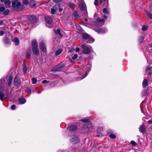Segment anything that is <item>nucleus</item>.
Here are the masks:
<instances>
[{
    "mask_svg": "<svg viewBox=\"0 0 152 152\" xmlns=\"http://www.w3.org/2000/svg\"><path fill=\"white\" fill-rule=\"evenodd\" d=\"M89 117H87L80 120L83 122L86 123L85 124L83 127V130L85 133L90 132L92 129L91 123V122L89 121Z\"/></svg>",
    "mask_w": 152,
    "mask_h": 152,
    "instance_id": "obj_1",
    "label": "nucleus"
},
{
    "mask_svg": "<svg viewBox=\"0 0 152 152\" xmlns=\"http://www.w3.org/2000/svg\"><path fill=\"white\" fill-rule=\"evenodd\" d=\"M5 82L4 79H2L0 80V99L2 101H3L4 99L7 98L8 96V94H3L4 90V87Z\"/></svg>",
    "mask_w": 152,
    "mask_h": 152,
    "instance_id": "obj_2",
    "label": "nucleus"
},
{
    "mask_svg": "<svg viewBox=\"0 0 152 152\" xmlns=\"http://www.w3.org/2000/svg\"><path fill=\"white\" fill-rule=\"evenodd\" d=\"M12 7L14 10L16 11H20L25 8L24 6L21 4L20 1H12Z\"/></svg>",
    "mask_w": 152,
    "mask_h": 152,
    "instance_id": "obj_3",
    "label": "nucleus"
},
{
    "mask_svg": "<svg viewBox=\"0 0 152 152\" xmlns=\"http://www.w3.org/2000/svg\"><path fill=\"white\" fill-rule=\"evenodd\" d=\"M79 7L81 11L82 15L84 16L88 15V12L86 4L83 0H81V1L78 4Z\"/></svg>",
    "mask_w": 152,
    "mask_h": 152,
    "instance_id": "obj_4",
    "label": "nucleus"
},
{
    "mask_svg": "<svg viewBox=\"0 0 152 152\" xmlns=\"http://www.w3.org/2000/svg\"><path fill=\"white\" fill-rule=\"evenodd\" d=\"M91 66L90 64H88L84 66L83 68L80 69L79 70V74L80 75H82L83 73L84 72H85V76L83 77L81 80L83 79L87 75L88 72H89L90 70L89 67H90Z\"/></svg>",
    "mask_w": 152,
    "mask_h": 152,
    "instance_id": "obj_5",
    "label": "nucleus"
},
{
    "mask_svg": "<svg viewBox=\"0 0 152 152\" xmlns=\"http://www.w3.org/2000/svg\"><path fill=\"white\" fill-rule=\"evenodd\" d=\"M32 50L33 53L36 55H38L39 53V51L37 48L38 45L37 40L36 39L34 40L32 42Z\"/></svg>",
    "mask_w": 152,
    "mask_h": 152,
    "instance_id": "obj_6",
    "label": "nucleus"
},
{
    "mask_svg": "<svg viewBox=\"0 0 152 152\" xmlns=\"http://www.w3.org/2000/svg\"><path fill=\"white\" fill-rule=\"evenodd\" d=\"M82 37L85 40H87V43H91L94 41V39L91 38L90 36L86 33H83L82 34Z\"/></svg>",
    "mask_w": 152,
    "mask_h": 152,
    "instance_id": "obj_7",
    "label": "nucleus"
},
{
    "mask_svg": "<svg viewBox=\"0 0 152 152\" xmlns=\"http://www.w3.org/2000/svg\"><path fill=\"white\" fill-rule=\"evenodd\" d=\"M45 20L46 26L50 28H52L53 27L52 24L53 20L49 16H46L45 17Z\"/></svg>",
    "mask_w": 152,
    "mask_h": 152,
    "instance_id": "obj_8",
    "label": "nucleus"
},
{
    "mask_svg": "<svg viewBox=\"0 0 152 152\" xmlns=\"http://www.w3.org/2000/svg\"><path fill=\"white\" fill-rule=\"evenodd\" d=\"M83 48L82 51L84 54H88L90 52V50L89 48L86 47V45L83 44L81 45Z\"/></svg>",
    "mask_w": 152,
    "mask_h": 152,
    "instance_id": "obj_9",
    "label": "nucleus"
},
{
    "mask_svg": "<svg viewBox=\"0 0 152 152\" xmlns=\"http://www.w3.org/2000/svg\"><path fill=\"white\" fill-rule=\"evenodd\" d=\"M40 47L43 53V55H46L47 54V53L46 46L43 42H42L40 43Z\"/></svg>",
    "mask_w": 152,
    "mask_h": 152,
    "instance_id": "obj_10",
    "label": "nucleus"
},
{
    "mask_svg": "<svg viewBox=\"0 0 152 152\" xmlns=\"http://www.w3.org/2000/svg\"><path fill=\"white\" fill-rule=\"evenodd\" d=\"M21 84V81L19 78L18 75H17L14 79V84L16 86H19Z\"/></svg>",
    "mask_w": 152,
    "mask_h": 152,
    "instance_id": "obj_11",
    "label": "nucleus"
},
{
    "mask_svg": "<svg viewBox=\"0 0 152 152\" xmlns=\"http://www.w3.org/2000/svg\"><path fill=\"white\" fill-rule=\"evenodd\" d=\"M70 141L73 144H76L79 142L80 141L79 138L76 135L72 136L70 139Z\"/></svg>",
    "mask_w": 152,
    "mask_h": 152,
    "instance_id": "obj_12",
    "label": "nucleus"
},
{
    "mask_svg": "<svg viewBox=\"0 0 152 152\" xmlns=\"http://www.w3.org/2000/svg\"><path fill=\"white\" fill-rule=\"evenodd\" d=\"M103 12L104 14L103 15V17L105 19H107L108 17V15L110 13V12L106 8H104L103 10Z\"/></svg>",
    "mask_w": 152,
    "mask_h": 152,
    "instance_id": "obj_13",
    "label": "nucleus"
},
{
    "mask_svg": "<svg viewBox=\"0 0 152 152\" xmlns=\"http://www.w3.org/2000/svg\"><path fill=\"white\" fill-rule=\"evenodd\" d=\"M28 21L31 23H34L37 20V18L34 15H31L28 17Z\"/></svg>",
    "mask_w": 152,
    "mask_h": 152,
    "instance_id": "obj_14",
    "label": "nucleus"
},
{
    "mask_svg": "<svg viewBox=\"0 0 152 152\" xmlns=\"http://www.w3.org/2000/svg\"><path fill=\"white\" fill-rule=\"evenodd\" d=\"M96 20L98 25L100 26H102L104 24L105 21L103 19H100L99 17H98L97 18Z\"/></svg>",
    "mask_w": 152,
    "mask_h": 152,
    "instance_id": "obj_15",
    "label": "nucleus"
},
{
    "mask_svg": "<svg viewBox=\"0 0 152 152\" xmlns=\"http://www.w3.org/2000/svg\"><path fill=\"white\" fill-rule=\"evenodd\" d=\"M100 4H102L103 7H107L108 6V0H100Z\"/></svg>",
    "mask_w": 152,
    "mask_h": 152,
    "instance_id": "obj_16",
    "label": "nucleus"
},
{
    "mask_svg": "<svg viewBox=\"0 0 152 152\" xmlns=\"http://www.w3.org/2000/svg\"><path fill=\"white\" fill-rule=\"evenodd\" d=\"M77 128V126L75 125H70L67 127V129L69 131H74Z\"/></svg>",
    "mask_w": 152,
    "mask_h": 152,
    "instance_id": "obj_17",
    "label": "nucleus"
},
{
    "mask_svg": "<svg viewBox=\"0 0 152 152\" xmlns=\"http://www.w3.org/2000/svg\"><path fill=\"white\" fill-rule=\"evenodd\" d=\"M65 66V64H60L58 66L56 67L55 70V71H60L62 68H64Z\"/></svg>",
    "mask_w": 152,
    "mask_h": 152,
    "instance_id": "obj_18",
    "label": "nucleus"
},
{
    "mask_svg": "<svg viewBox=\"0 0 152 152\" xmlns=\"http://www.w3.org/2000/svg\"><path fill=\"white\" fill-rule=\"evenodd\" d=\"M139 129L140 130V132L144 134L146 132L145 126V125H142L140 126Z\"/></svg>",
    "mask_w": 152,
    "mask_h": 152,
    "instance_id": "obj_19",
    "label": "nucleus"
},
{
    "mask_svg": "<svg viewBox=\"0 0 152 152\" xmlns=\"http://www.w3.org/2000/svg\"><path fill=\"white\" fill-rule=\"evenodd\" d=\"M31 49L30 48H28L26 51V57L28 59L29 58L30 56L31 55Z\"/></svg>",
    "mask_w": 152,
    "mask_h": 152,
    "instance_id": "obj_20",
    "label": "nucleus"
},
{
    "mask_svg": "<svg viewBox=\"0 0 152 152\" xmlns=\"http://www.w3.org/2000/svg\"><path fill=\"white\" fill-rule=\"evenodd\" d=\"M148 86V82L147 79H145L143 80L142 82V86L144 88H145Z\"/></svg>",
    "mask_w": 152,
    "mask_h": 152,
    "instance_id": "obj_21",
    "label": "nucleus"
},
{
    "mask_svg": "<svg viewBox=\"0 0 152 152\" xmlns=\"http://www.w3.org/2000/svg\"><path fill=\"white\" fill-rule=\"evenodd\" d=\"M107 31V30L105 28H101L98 30L97 32L100 33H104Z\"/></svg>",
    "mask_w": 152,
    "mask_h": 152,
    "instance_id": "obj_22",
    "label": "nucleus"
},
{
    "mask_svg": "<svg viewBox=\"0 0 152 152\" xmlns=\"http://www.w3.org/2000/svg\"><path fill=\"white\" fill-rule=\"evenodd\" d=\"M3 41L4 43L6 44H9L10 42V39L7 37H4L3 38Z\"/></svg>",
    "mask_w": 152,
    "mask_h": 152,
    "instance_id": "obj_23",
    "label": "nucleus"
},
{
    "mask_svg": "<svg viewBox=\"0 0 152 152\" xmlns=\"http://www.w3.org/2000/svg\"><path fill=\"white\" fill-rule=\"evenodd\" d=\"M4 4L6 5V8H10V7L11 2L10 0H7L4 1Z\"/></svg>",
    "mask_w": 152,
    "mask_h": 152,
    "instance_id": "obj_24",
    "label": "nucleus"
},
{
    "mask_svg": "<svg viewBox=\"0 0 152 152\" xmlns=\"http://www.w3.org/2000/svg\"><path fill=\"white\" fill-rule=\"evenodd\" d=\"M63 50L61 48L58 49L55 52L56 56H57L61 54L63 52Z\"/></svg>",
    "mask_w": 152,
    "mask_h": 152,
    "instance_id": "obj_25",
    "label": "nucleus"
},
{
    "mask_svg": "<svg viewBox=\"0 0 152 152\" xmlns=\"http://www.w3.org/2000/svg\"><path fill=\"white\" fill-rule=\"evenodd\" d=\"M19 103L20 104H23L26 102V100L23 98H20L18 99Z\"/></svg>",
    "mask_w": 152,
    "mask_h": 152,
    "instance_id": "obj_26",
    "label": "nucleus"
},
{
    "mask_svg": "<svg viewBox=\"0 0 152 152\" xmlns=\"http://www.w3.org/2000/svg\"><path fill=\"white\" fill-rule=\"evenodd\" d=\"M23 72L24 73H26L27 72V69L26 66L24 61H23Z\"/></svg>",
    "mask_w": 152,
    "mask_h": 152,
    "instance_id": "obj_27",
    "label": "nucleus"
},
{
    "mask_svg": "<svg viewBox=\"0 0 152 152\" xmlns=\"http://www.w3.org/2000/svg\"><path fill=\"white\" fill-rule=\"evenodd\" d=\"M145 11L148 17L150 19H152V14L146 10H145Z\"/></svg>",
    "mask_w": 152,
    "mask_h": 152,
    "instance_id": "obj_28",
    "label": "nucleus"
},
{
    "mask_svg": "<svg viewBox=\"0 0 152 152\" xmlns=\"http://www.w3.org/2000/svg\"><path fill=\"white\" fill-rule=\"evenodd\" d=\"M14 42L16 45H18L19 43V40L18 39L17 37H15L14 38Z\"/></svg>",
    "mask_w": 152,
    "mask_h": 152,
    "instance_id": "obj_29",
    "label": "nucleus"
},
{
    "mask_svg": "<svg viewBox=\"0 0 152 152\" xmlns=\"http://www.w3.org/2000/svg\"><path fill=\"white\" fill-rule=\"evenodd\" d=\"M73 14L75 17L77 18H80V16L78 14L77 12L76 11H74Z\"/></svg>",
    "mask_w": 152,
    "mask_h": 152,
    "instance_id": "obj_30",
    "label": "nucleus"
},
{
    "mask_svg": "<svg viewBox=\"0 0 152 152\" xmlns=\"http://www.w3.org/2000/svg\"><path fill=\"white\" fill-rule=\"evenodd\" d=\"M142 95L143 96H145L148 95V92L147 91L145 90L142 92Z\"/></svg>",
    "mask_w": 152,
    "mask_h": 152,
    "instance_id": "obj_31",
    "label": "nucleus"
},
{
    "mask_svg": "<svg viewBox=\"0 0 152 152\" xmlns=\"http://www.w3.org/2000/svg\"><path fill=\"white\" fill-rule=\"evenodd\" d=\"M10 12L9 9H7L4 12L3 14L5 15H8L9 14Z\"/></svg>",
    "mask_w": 152,
    "mask_h": 152,
    "instance_id": "obj_32",
    "label": "nucleus"
},
{
    "mask_svg": "<svg viewBox=\"0 0 152 152\" xmlns=\"http://www.w3.org/2000/svg\"><path fill=\"white\" fill-rule=\"evenodd\" d=\"M25 91L26 92H28L31 94V89L30 88L28 87L25 90Z\"/></svg>",
    "mask_w": 152,
    "mask_h": 152,
    "instance_id": "obj_33",
    "label": "nucleus"
},
{
    "mask_svg": "<svg viewBox=\"0 0 152 152\" xmlns=\"http://www.w3.org/2000/svg\"><path fill=\"white\" fill-rule=\"evenodd\" d=\"M148 26H147L144 25V26H142V30L143 31H145L146 29H148Z\"/></svg>",
    "mask_w": 152,
    "mask_h": 152,
    "instance_id": "obj_34",
    "label": "nucleus"
},
{
    "mask_svg": "<svg viewBox=\"0 0 152 152\" xmlns=\"http://www.w3.org/2000/svg\"><path fill=\"white\" fill-rule=\"evenodd\" d=\"M32 83L34 84L37 83V80L36 78L33 77L32 78Z\"/></svg>",
    "mask_w": 152,
    "mask_h": 152,
    "instance_id": "obj_35",
    "label": "nucleus"
},
{
    "mask_svg": "<svg viewBox=\"0 0 152 152\" xmlns=\"http://www.w3.org/2000/svg\"><path fill=\"white\" fill-rule=\"evenodd\" d=\"M33 2V1H31L29 3V6L31 7H33L36 6L35 4H32V3Z\"/></svg>",
    "mask_w": 152,
    "mask_h": 152,
    "instance_id": "obj_36",
    "label": "nucleus"
},
{
    "mask_svg": "<svg viewBox=\"0 0 152 152\" xmlns=\"http://www.w3.org/2000/svg\"><path fill=\"white\" fill-rule=\"evenodd\" d=\"M144 39V38L143 37H140L139 39V42L141 43L142 42Z\"/></svg>",
    "mask_w": 152,
    "mask_h": 152,
    "instance_id": "obj_37",
    "label": "nucleus"
},
{
    "mask_svg": "<svg viewBox=\"0 0 152 152\" xmlns=\"http://www.w3.org/2000/svg\"><path fill=\"white\" fill-rule=\"evenodd\" d=\"M112 139H115L116 138V136L113 134H110L109 136Z\"/></svg>",
    "mask_w": 152,
    "mask_h": 152,
    "instance_id": "obj_38",
    "label": "nucleus"
},
{
    "mask_svg": "<svg viewBox=\"0 0 152 152\" xmlns=\"http://www.w3.org/2000/svg\"><path fill=\"white\" fill-rule=\"evenodd\" d=\"M51 13L52 14H54L56 12V10L53 8H51Z\"/></svg>",
    "mask_w": 152,
    "mask_h": 152,
    "instance_id": "obj_39",
    "label": "nucleus"
},
{
    "mask_svg": "<svg viewBox=\"0 0 152 152\" xmlns=\"http://www.w3.org/2000/svg\"><path fill=\"white\" fill-rule=\"evenodd\" d=\"M28 0H23V3L25 5H27L28 3Z\"/></svg>",
    "mask_w": 152,
    "mask_h": 152,
    "instance_id": "obj_40",
    "label": "nucleus"
},
{
    "mask_svg": "<svg viewBox=\"0 0 152 152\" xmlns=\"http://www.w3.org/2000/svg\"><path fill=\"white\" fill-rule=\"evenodd\" d=\"M5 8L3 6L0 7V12H3L5 10Z\"/></svg>",
    "mask_w": 152,
    "mask_h": 152,
    "instance_id": "obj_41",
    "label": "nucleus"
},
{
    "mask_svg": "<svg viewBox=\"0 0 152 152\" xmlns=\"http://www.w3.org/2000/svg\"><path fill=\"white\" fill-rule=\"evenodd\" d=\"M78 57V55L77 54H74V56H72V58L73 59H76Z\"/></svg>",
    "mask_w": 152,
    "mask_h": 152,
    "instance_id": "obj_42",
    "label": "nucleus"
},
{
    "mask_svg": "<svg viewBox=\"0 0 152 152\" xmlns=\"http://www.w3.org/2000/svg\"><path fill=\"white\" fill-rule=\"evenodd\" d=\"M131 144L133 146H135L136 145V143L134 141H131Z\"/></svg>",
    "mask_w": 152,
    "mask_h": 152,
    "instance_id": "obj_43",
    "label": "nucleus"
},
{
    "mask_svg": "<svg viewBox=\"0 0 152 152\" xmlns=\"http://www.w3.org/2000/svg\"><path fill=\"white\" fill-rule=\"evenodd\" d=\"M13 79V77L12 76H11V75L10 76L9 79H8L9 81H10L12 82Z\"/></svg>",
    "mask_w": 152,
    "mask_h": 152,
    "instance_id": "obj_44",
    "label": "nucleus"
},
{
    "mask_svg": "<svg viewBox=\"0 0 152 152\" xmlns=\"http://www.w3.org/2000/svg\"><path fill=\"white\" fill-rule=\"evenodd\" d=\"M74 4L72 3H70L68 4V6L71 8H72V7Z\"/></svg>",
    "mask_w": 152,
    "mask_h": 152,
    "instance_id": "obj_45",
    "label": "nucleus"
},
{
    "mask_svg": "<svg viewBox=\"0 0 152 152\" xmlns=\"http://www.w3.org/2000/svg\"><path fill=\"white\" fill-rule=\"evenodd\" d=\"M151 68V67L149 66L146 67L145 69V71H147L149 70Z\"/></svg>",
    "mask_w": 152,
    "mask_h": 152,
    "instance_id": "obj_46",
    "label": "nucleus"
},
{
    "mask_svg": "<svg viewBox=\"0 0 152 152\" xmlns=\"http://www.w3.org/2000/svg\"><path fill=\"white\" fill-rule=\"evenodd\" d=\"M49 81H48L46 80H44L42 82V83H48L49 82Z\"/></svg>",
    "mask_w": 152,
    "mask_h": 152,
    "instance_id": "obj_47",
    "label": "nucleus"
},
{
    "mask_svg": "<svg viewBox=\"0 0 152 152\" xmlns=\"http://www.w3.org/2000/svg\"><path fill=\"white\" fill-rule=\"evenodd\" d=\"M16 106L15 104L12 105L11 106V108L12 110H15V109Z\"/></svg>",
    "mask_w": 152,
    "mask_h": 152,
    "instance_id": "obj_48",
    "label": "nucleus"
},
{
    "mask_svg": "<svg viewBox=\"0 0 152 152\" xmlns=\"http://www.w3.org/2000/svg\"><path fill=\"white\" fill-rule=\"evenodd\" d=\"M4 34V32L2 31H0V36L3 35Z\"/></svg>",
    "mask_w": 152,
    "mask_h": 152,
    "instance_id": "obj_49",
    "label": "nucleus"
},
{
    "mask_svg": "<svg viewBox=\"0 0 152 152\" xmlns=\"http://www.w3.org/2000/svg\"><path fill=\"white\" fill-rule=\"evenodd\" d=\"M62 0H53V1L56 3H57L61 1Z\"/></svg>",
    "mask_w": 152,
    "mask_h": 152,
    "instance_id": "obj_50",
    "label": "nucleus"
},
{
    "mask_svg": "<svg viewBox=\"0 0 152 152\" xmlns=\"http://www.w3.org/2000/svg\"><path fill=\"white\" fill-rule=\"evenodd\" d=\"M55 32L57 34H60V31L59 29H58L56 31H55Z\"/></svg>",
    "mask_w": 152,
    "mask_h": 152,
    "instance_id": "obj_51",
    "label": "nucleus"
},
{
    "mask_svg": "<svg viewBox=\"0 0 152 152\" xmlns=\"http://www.w3.org/2000/svg\"><path fill=\"white\" fill-rule=\"evenodd\" d=\"M12 81H9V82L8 83V84H7L9 86H10L12 84Z\"/></svg>",
    "mask_w": 152,
    "mask_h": 152,
    "instance_id": "obj_52",
    "label": "nucleus"
},
{
    "mask_svg": "<svg viewBox=\"0 0 152 152\" xmlns=\"http://www.w3.org/2000/svg\"><path fill=\"white\" fill-rule=\"evenodd\" d=\"M97 1H98V0H95V2L94 3V4L96 6H97L98 5L97 3Z\"/></svg>",
    "mask_w": 152,
    "mask_h": 152,
    "instance_id": "obj_53",
    "label": "nucleus"
},
{
    "mask_svg": "<svg viewBox=\"0 0 152 152\" xmlns=\"http://www.w3.org/2000/svg\"><path fill=\"white\" fill-rule=\"evenodd\" d=\"M3 24V21L2 20L0 21V25H2Z\"/></svg>",
    "mask_w": 152,
    "mask_h": 152,
    "instance_id": "obj_54",
    "label": "nucleus"
},
{
    "mask_svg": "<svg viewBox=\"0 0 152 152\" xmlns=\"http://www.w3.org/2000/svg\"><path fill=\"white\" fill-rule=\"evenodd\" d=\"M148 123L149 124L152 123V121L151 120H149L148 121Z\"/></svg>",
    "mask_w": 152,
    "mask_h": 152,
    "instance_id": "obj_55",
    "label": "nucleus"
},
{
    "mask_svg": "<svg viewBox=\"0 0 152 152\" xmlns=\"http://www.w3.org/2000/svg\"><path fill=\"white\" fill-rule=\"evenodd\" d=\"M80 51V49L79 48H76V52H78Z\"/></svg>",
    "mask_w": 152,
    "mask_h": 152,
    "instance_id": "obj_56",
    "label": "nucleus"
},
{
    "mask_svg": "<svg viewBox=\"0 0 152 152\" xmlns=\"http://www.w3.org/2000/svg\"><path fill=\"white\" fill-rule=\"evenodd\" d=\"M69 60L71 63H74V61L72 60L71 58L69 59Z\"/></svg>",
    "mask_w": 152,
    "mask_h": 152,
    "instance_id": "obj_57",
    "label": "nucleus"
},
{
    "mask_svg": "<svg viewBox=\"0 0 152 152\" xmlns=\"http://www.w3.org/2000/svg\"><path fill=\"white\" fill-rule=\"evenodd\" d=\"M84 20L87 23L88 22V19L86 18L84 19Z\"/></svg>",
    "mask_w": 152,
    "mask_h": 152,
    "instance_id": "obj_58",
    "label": "nucleus"
},
{
    "mask_svg": "<svg viewBox=\"0 0 152 152\" xmlns=\"http://www.w3.org/2000/svg\"><path fill=\"white\" fill-rule=\"evenodd\" d=\"M63 10V9L62 8H60L59 9V12H61Z\"/></svg>",
    "mask_w": 152,
    "mask_h": 152,
    "instance_id": "obj_59",
    "label": "nucleus"
},
{
    "mask_svg": "<svg viewBox=\"0 0 152 152\" xmlns=\"http://www.w3.org/2000/svg\"><path fill=\"white\" fill-rule=\"evenodd\" d=\"M148 74L149 75H151L152 74V73L151 72V71L150 72H149Z\"/></svg>",
    "mask_w": 152,
    "mask_h": 152,
    "instance_id": "obj_60",
    "label": "nucleus"
},
{
    "mask_svg": "<svg viewBox=\"0 0 152 152\" xmlns=\"http://www.w3.org/2000/svg\"><path fill=\"white\" fill-rule=\"evenodd\" d=\"M0 1L1 2H3L4 1V0H0Z\"/></svg>",
    "mask_w": 152,
    "mask_h": 152,
    "instance_id": "obj_61",
    "label": "nucleus"
},
{
    "mask_svg": "<svg viewBox=\"0 0 152 152\" xmlns=\"http://www.w3.org/2000/svg\"><path fill=\"white\" fill-rule=\"evenodd\" d=\"M13 1H16V2L18 1V0H13Z\"/></svg>",
    "mask_w": 152,
    "mask_h": 152,
    "instance_id": "obj_62",
    "label": "nucleus"
},
{
    "mask_svg": "<svg viewBox=\"0 0 152 152\" xmlns=\"http://www.w3.org/2000/svg\"><path fill=\"white\" fill-rule=\"evenodd\" d=\"M37 93L39 94L40 93V91H38Z\"/></svg>",
    "mask_w": 152,
    "mask_h": 152,
    "instance_id": "obj_63",
    "label": "nucleus"
},
{
    "mask_svg": "<svg viewBox=\"0 0 152 152\" xmlns=\"http://www.w3.org/2000/svg\"><path fill=\"white\" fill-rule=\"evenodd\" d=\"M150 47H152V44H151V45Z\"/></svg>",
    "mask_w": 152,
    "mask_h": 152,
    "instance_id": "obj_64",
    "label": "nucleus"
}]
</instances>
